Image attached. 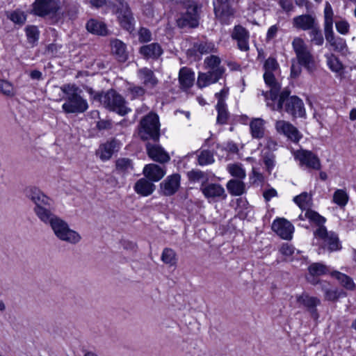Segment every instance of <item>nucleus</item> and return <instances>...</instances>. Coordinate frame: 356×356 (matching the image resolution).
I'll list each match as a JSON object with an SVG mask.
<instances>
[{
    "mask_svg": "<svg viewBox=\"0 0 356 356\" xmlns=\"http://www.w3.org/2000/svg\"><path fill=\"white\" fill-rule=\"evenodd\" d=\"M297 302L307 308L311 316L315 320L318 319L319 315L316 307L321 304V300L317 297L311 296L307 293H302L296 296Z\"/></svg>",
    "mask_w": 356,
    "mask_h": 356,
    "instance_id": "obj_14",
    "label": "nucleus"
},
{
    "mask_svg": "<svg viewBox=\"0 0 356 356\" xmlns=\"http://www.w3.org/2000/svg\"><path fill=\"white\" fill-rule=\"evenodd\" d=\"M138 39L140 42H147L152 40V33L146 28H141L138 31Z\"/></svg>",
    "mask_w": 356,
    "mask_h": 356,
    "instance_id": "obj_57",
    "label": "nucleus"
},
{
    "mask_svg": "<svg viewBox=\"0 0 356 356\" xmlns=\"http://www.w3.org/2000/svg\"><path fill=\"white\" fill-rule=\"evenodd\" d=\"M325 35L326 40L329 42L330 46L333 47L334 51L341 53L342 55H346L348 53V47L344 39L341 38H335L333 31L326 33Z\"/></svg>",
    "mask_w": 356,
    "mask_h": 356,
    "instance_id": "obj_26",
    "label": "nucleus"
},
{
    "mask_svg": "<svg viewBox=\"0 0 356 356\" xmlns=\"http://www.w3.org/2000/svg\"><path fill=\"white\" fill-rule=\"evenodd\" d=\"M118 148L119 143L117 140H113L102 145L98 149V154L102 160L106 161L112 156L113 152Z\"/></svg>",
    "mask_w": 356,
    "mask_h": 356,
    "instance_id": "obj_30",
    "label": "nucleus"
},
{
    "mask_svg": "<svg viewBox=\"0 0 356 356\" xmlns=\"http://www.w3.org/2000/svg\"><path fill=\"white\" fill-rule=\"evenodd\" d=\"M147 151L148 156L154 161L159 163H166L170 157L163 147L158 145H147Z\"/></svg>",
    "mask_w": 356,
    "mask_h": 356,
    "instance_id": "obj_23",
    "label": "nucleus"
},
{
    "mask_svg": "<svg viewBox=\"0 0 356 356\" xmlns=\"http://www.w3.org/2000/svg\"><path fill=\"white\" fill-rule=\"evenodd\" d=\"M61 8L60 0H35L32 4L31 13L44 19L56 20Z\"/></svg>",
    "mask_w": 356,
    "mask_h": 356,
    "instance_id": "obj_4",
    "label": "nucleus"
},
{
    "mask_svg": "<svg viewBox=\"0 0 356 356\" xmlns=\"http://www.w3.org/2000/svg\"><path fill=\"white\" fill-rule=\"evenodd\" d=\"M277 195V191L275 188H269L264 192V197L266 201H270L271 198Z\"/></svg>",
    "mask_w": 356,
    "mask_h": 356,
    "instance_id": "obj_64",
    "label": "nucleus"
},
{
    "mask_svg": "<svg viewBox=\"0 0 356 356\" xmlns=\"http://www.w3.org/2000/svg\"><path fill=\"white\" fill-rule=\"evenodd\" d=\"M309 275L307 280L309 282L316 284L318 281L316 277L321 276L329 272L328 268L321 263H313L308 267Z\"/></svg>",
    "mask_w": 356,
    "mask_h": 356,
    "instance_id": "obj_27",
    "label": "nucleus"
},
{
    "mask_svg": "<svg viewBox=\"0 0 356 356\" xmlns=\"http://www.w3.org/2000/svg\"><path fill=\"white\" fill-rule=\"evenodd\" d=\"M232 38L237 42L238 48L241 51H247L249 50L250 33L248 31L241 25L234 27L232 33Z\"/></svg>",
    "mask_w": 356,
    "mask_h": 356,
    "instance_id": "obj_18",
    "label": "nucleus"
},
{
    "mask_svg": "<svg viewBox=\"0 0 356 356\" xmlns=\"http://www.w3.org/2000/svg\"><path fill=\"white\" fill-rule=\"evenodd\" d=\"M250 180L252 181V182L253 184H260L264 180V177L263 175L256 171L254 168L252 169V175L250 176Z\"/></svg>",
    "mask_w": 356,
    "mask_h": 356,
    "instance_id": "obj_62",
    "label": "nucleus"
},
{
    "mask_svg": "<svg viewBox=\"0 0 356 356\" xmlns=\"http://www.w3.org/2000/svg\"><path fill=\"white\" fill-rule=\"evenodd\" d=\"M214 161L213 154L208 150L202 151L198 156V163L201 165L212 163Z\"/></svg>",
    "mask_w": 356,
    "mask_h": 356,
    "instance_id": "obj_53",
    "label": "nucleus"
},
{
    "mask_svg": "<svg viewBox=\"0 0 356 356\" xmlns=\"http://www.w3.org/2000/svg\"><path fill=\"white\" fill-rule=\"evenodd\" d=\"M275 129L278 134L284 136L295 143H298L302 137L299 130L289 121L277 120L275 123Z\"/></svg>",
    "mask_w": 356,
    "mask_h": 356,
    "instance_id": "obj_11",
    "label": "nucleus"
},
{
    "mask_svg": "<svg viewBox=\"0 0 356 356\" xmlns=\"http://www.w3.org/2000/svg\"><path fill=\"white\" fill-rule=\"evenodd\" d=\"M279 65L274 58H268L264 63L265 72H274L278 69Z\"/></svg>",
    "mask_w": 356,
    "mask_h": 356,
    "instance_id": "obj_55",
    "label": "nucleus"
},
{
    "mask_svg": "<svg viewBox=\"0 0 356 356\" xmlns=\"http://www.w3.org/2000/svg\"><path fill=\"white\" fill-rule=\"evenodd\" d=\"M321 291L324 293L325 299L329 301H334L341 297H344L346 293L337 288L331 287L327 282H321Z\"/></svg>",
    "mask_w": 356,
    "mask_h": 356,
    "instance_id": "obj_28",
    "label": "nucleus"
},
{
    "mask_svg": "<svg viewBox=\"0 0 356 356\" xmlns=\"http://www.w3.org/2000/svg\"><path fill=\"white\" fill-rule=\"evenodd\" d=\"M280 252L283 255L291 256L294 253L295 248L291 245H289L288 243H284L280 248Z\"/></svg>",
    "mask_w": 356,
    "mask_h": 356,
    "instance_id": "obj_60",
    "label": "nucleus"
},
{
    "mask_svg": "<svg viewBox=\"0 0 356 356\" xmlns=\"http://www.w3.org/2000/svg\"><path fill=\"white\" fill-rule=\"evenodd\" d=\"M137 76L143 86L147 88H154L159 83V80L154 72L148 67H142L137 71Z\"/></svg>",
    "mask_w": 356,
    "mask_h": 356,
    "instance_id": "obj_20",
    "label": "nucleus"
},
{
    "mask_svg": "<svg viewBox=\"0 0 356 356\" xmlns=\"http://www.w3.org/2000/svg\"><path fill=\"white\" fill-rule=\"evenodd\" d=\"M264 79L266 84L270 87L269 92L261 91V95L264 96L266 102H274L278 97V94L281 86L276 81L273 72H264Z\"/></svg>",
    "mask_w": 356,
    "mask_h": 356,
    "instance_id": "obj_15",
    "label": "nucleus"
},
{
    "mask_svg": "<svg viewBox=\"0 0 356 356\" xmlns=\"http://www.w3.org/2000/svg\"><path fill=\"white\" fill-rule=\"evenodd\" d=\"M229 193L234 196H240L245 192V184L243 179H232L227 183Z\"/></svg>",
    "mask_w": 356,
    "mask_h": 356,
    "instance_id": "obj_34",
    "label": "nucleus"
},
{
    "mask_svg": "<svg viewBox=\"0 0 356 356\" xmlns=\"http://www.w3.org/2000/svg\"><path fill=\"white\" fill-rule=\"evenodd\" d=\"M293 26L302 31H309L317 24L316 19L311 15H301L295 17L292 21Z\"/></svg>",
    "mask_w": 356,
    "mask_h": 356,
    "instance_id": "obj_24",
    "label": "nucleus"
},
{
    "mask_svg": "<svg viewBox=\"0 0 356 356\" xmlns=\"http://www.w3.org/2000/svg\"><path fill=\"white\" fill-rule=\"evenodd\" d=\"M112 53L120 62H124L128 57L125 44L120 40L114 39L111 41Z\"/></svg>",
    "mask_w": 356,
    "mask_h": 356,
    "instance_id": "obj_31",
    "label": "nucleus"
},
{
    "mask_svg": "<svg viewBox=\"0 0 356 356\" xmlns=\"http://www.w3.org/2000/svg\"><path fill=\"white\" fill-rule=\"evenodd\" d=\"M263 161L266 170L269 173H271L276 164L275 155L270 152L264 153L263 155Z\"/></svg>",
    "mask_w": 356,
    "mask_h": 356,
    "instance_id": "obj_52",
    "label": "nucleus"
},
{
    "mask_svg": "<svg viewBox=\"0 0 356 356\" xmlns=\"http://www.w3.org/2000/svg\"><path fill=\"white\" fill-rule=\"evenodd\" d=\"M188 176L190 180L193 181H206V176L204 173L200 170H191L188 172Z\"/></svg>",
    "mask_w": 356,
    "mask_h": 356,
    "instance_id": "obj_56",
    "label": "nucleus"
},
{
    "mask_svg": "<svg viewBox=\"0 0 356 356\" xmlns=\"http://www.w3.org/2000/svg\"><path fill=\"white\" fill-rule=\"evenodd\" d=\"M181 176L172 174L168 176L161 184L160 190L163 195L170 196L177 193L180 187Z\"/></svg>",
    "mask_w": 356,
    "mask_h": 356,
    "instance_id": "obj_16",
    "label": "nucleus"
},
{
    "mask_svg": "<svg viewBox=\"0 0 356 356\" xmlns=\"http://www.w3.org/2000/svg\"><path fill=\"white\" fill-rule=\"evenodd\" d=\"M327 65L330 70L337 74H342L343 72V65L339 59L333 54L325 55Z\"/></svg>",
    "mask_w": 356,
    "mask_h": 356,
    "instance_id": "obj_40",
    "label": "nucleus"
},
{
    "mask_svg": "<svg viewBox=\"0 0 356 356\" xmlns=\"http://www.w3.org/2000/svg\"><path fill=\"white\" fill-rule=\"evenodd\" d=\"M104 106L120 115H125L131 109L126 106L124 97L113 90H109L104 94L96 96Z\"/></svg>",
    "mask_w": 356,
    "mask_h": 356,
    "instance_id": "obj_5",
    "label": "nucleus"
},
{
    "mask_svg": "<svg viewBox=\"0 0 356 356\" xmlns=\"http://www.w3.org/2000/svg\"><path fill=\"white\" fill-rule=\"evenodd\" d=\"M222 77V71H208L207 72H200L197 76V85L200 88H203L216 83Z\"/></svg>",
    "mask_w": 356,
    "mask_h": 356,
    "instance_id": "obj_21",
    "label": "nucleus"
},
{
    "mask_svg": "<svg viewBox=\"0 0 356 356\" xmlns=\"http://www.w3.org/2000/svg\"><path fill=\"white\" fill-rule=\"evenodd\" d=\"M279 4L286 13L291 12L293 10V5L291 0H280Z\"/></svg>",
    "mask_w": 356,
    "mask_h": 356,
    "instance_id": "obj_61",
    "label": "nucleus"
},
{
    "mask_svg": "<svg viewBox=\"0 0 356 356\" xmlns=\"http://www.w3.org/2000/svg\"><path fill=\"white\" fill-rule=\"evenodd\" d=\"M87 30L96 35H106L108 33L106 25L97 19H91L86 24Z\"/></svg>",
    "mask_w": 356,
    "mask_h": 356,
    "instance_id": "obj_35",
    "label": "nucleus"
},
{
    "mask_svg": "<svg viewBox=\"0 0 356 356\" xmlns=\"http://www.w3.org/2000/svg\"><path fill=\"white\" fill-rule=\"evenodd\" d=\"M336 29L339 33L346 35L348 33L350 25L345 20H340L336 22Z\"/></svg>",
    "mask_w": 356,
    "mask_h": 356,
    "instance_id": "obj_58",
    "label": "nucleus"
},
{
    "mask_svg": "<svg viewBox=\"0 0 356 356\" xmlns=\"http://www.w3.org/2000/svg\"><path fill=\"white\" fill-rule=\"evenodd\" d=\"M26 196L35 204L33 211L44 224L49 225L55 236L68 244L76 245L82 239L81 234L70 227L68 223L55 215L52 211V201L37 187L25 189Z\"/></svg>",
    "mask_w": 356,
    "mask_h": 356,
    "instance_id": "obj_1",
    "label": "nucleus"
},
{
    "mask_svg": "<svg viewBox=\"0 0 356 356\" xmlns=\"http://www.w3.org/2000/svg\"><path fill=\"white\" fill-rule=\"evenodd\" d=\"M277 31H278V26L276 24L270 26V28L268 29V30L267 31L266 39L268 40H270L273 38H274L276 36Z\"/></svg>",
    "mask_w": 356,
    "mask_h": 356,
    "instance_id": "obj_63",
    "label": "nucleus"
},
{
    "mask_svg": "<svg viewBox=\"0 0 356 356\" xmlns=\"http://www.w3.org/2000/svg\"><path fill=\"white\" fill-rule=\"evenodd\" d=\"M227 169L229 174L238 179H244L246 177V172L241 164L232 163L229 164Z\"/></svg>",
    "mask_w": 356,
    "mask_h": 356,
    "instance_id": "obj_45",
    "label": "nucleus"
},
{
    "mask_svg": "<svg viewBox=\"0 0 356 356\" xmlns=\"http://www.w3.org/2000/svg\"><path fill=\"white\" fill-rule=\"evenodd\" d=\"M349 196L343 189H337L332 197V202L340 207H344L348 202Z\"/></svg>",
    "mask_w": 356,
    "mask_h": 356,
    "instance_id": "obj_42",
    "label": "nucleus"
},
{
    "mask_svg": "<svg viewBox=\"0 0 356 356\" xmlns=\"http://www.w3.org/2000/svg\"><path fill=\"white\" fill-rule=\"evenodd\" d=\"M25 32L29 43L34 44L38 40L40 32L37 26H28L25 29Z\"/></svg>",
    "mask_w": 356,
    "mask_h": 356,
    "instance_id": "obj_48",
    "label": "nucleus"
},
{
    "mask_svg": "<svg viewBox=\"0 0 356 356\" xmlns=\"http://www.w3.org/2000/svg\"><path fill=\"white\" fill-rule=\"evenodd\" d=\"M213 5L216 17L222 23L228 24L230 17L234 15V10L229 5V0H217Z\"/></svg>",
    "mask_w": 356,
    "mask_h": 356,
    "instance_id": "obj_17",
    "label": "nucleus"
},
{
    "mask_svg": "<svg viewBox=\"0 0 356 356\" xmlns=\"http://www.w3.org/2000/svg\"><path fill=\"white\" fill-rule=\"evenodd\" d=\"M145 92L144 88L138 86H131L128 88V93L131 99H134L142 97Z\"/></svg>",
    "mask_w": 356,
    "mask_h": 356,
    "instance_id": "obj_54",
    "label": "nucleus"
},
{
    "mask_svg": "<svg viewBox=\"0 0 356 356\" xmlns=\"http://www.w3.org/2000/svg\"><path fill=\"white\" fill-rule=\"evenodd\" d=\"M139 52L146 59L156 60L163 54V51L159 43L152 42L142 46Z\"/></svg>",
    "mask_w": 356,
    "mask_h": 356,
    "instance_id": "obj_22",
    "label": "nucleus"
},
{
    "mask_svg": "<svg viewBox=\"0 0 356 356\" xmlns=\"http://www.w3.org/2000/svg\"><path fill=\"white\" fill-rule=\"evenodd\" d=\"M159 131L160 123L156 114L150 113L140 120L139 134L143 140H157L160 136Z\"/></svg>",
    "mask_w": 356,
    "mask_h": 356,
    "instance_id": "obj_7",
    "label": "nucleus"
},
{
    "mask_svg": "<svg viewBox=\"0 0 356 356\" xmlns=\"http://www.w3.org/2000/svg\"><path fill=\"white\" fill-rule=\"evenodd\" d=\"M200 191L209 202L227 197L225 188L220 184H202Z\"/></svg>",
    "mask_w": 356,
    "mask_h": 356,
    "instance_id": "obj_13",
    "label": "nucleus"
},
{
    "mask_svg": "<svg viewBox=\"0 0 356 356\" xmlns=\"http://www.w3.org/2000/svg\"><path fill=\"white\" fill-rule=\"evenodd\" d=\"M298 63L305 67L308 72H312L316 69L315 60L311 51L304 41L300 37H295L291 42Z\"/></svg>",
    "mask_w": 356,
    "mask_h": 356,
    "instance_id": "obj_6",
    "label": "nucleus"
},
{
    "mask_svg": "<svg viewBox=\"0 0 356 356\" xmlns=\"http://www.w3.org/2000/svg\"><path fill=\"white\" fill-rule=\"evenodd\" d=\"M117 5L118 19L121 26L130 31L133 29L134 19L130 10L128 3L124 1L119 0Z\"/></svg>",
    "mask_w": 356,
    "mask_h": 356,
    "instance_id": "obj_12",
    "label": "nucleus"
},
{
    "mask_svg": "<svg viewBox=\"0 0 356 356\" xmlns=\"http://www.w3.org/2000/svg\"><path fill=\"white\" fill-rule=\"evenodd\" d=\"M193 48L195 51L199 52L202 55L216 52L217 50L215 44L208 41L196 42L194 44Z\"/></svg>",
    "mask_w": 356,
    "mask_h": 356,
    "instance_id": "obj_41",
    "label": "nucleus"
},
{
    "mask_svg": "<svg viewBox=\"0 0 356 356\" xmlns=\"http://www.w3.org/2000/svg\"><path fill=\"white\" fill-rule=\"evenodd\" d=\"M272 229L277 235L285 240H289L292 238L294 230L293 225L284 218L274 220L272 224Z\"/></svg>",
    "mask_w": 356,
    "mask_h": 356,
    "instance_id": "obj_19",
    "label": "nucleus"
},
{
    "mask_svg": "<svg viewBox=\"0 0 356 356\" xmlns=\"http://www.w3.org/2000/svg\"><path fill=\"white\" fill-rule=\"evenodd\" d=\"M294 159L299 163V166L309 170H319L321 163L318 156L312 151L298 149L293 152Z\"/></svg>",
    "mask_w": 356,
    "mask_h": 356,
    "instance_id": "obj_10",
    "label": "nucleus"
},
{
    "mask_svg": "<svg viewBox=\"0 0 356 356\" xmlns=\"http://www.w3.org/2000/svg\"><path fill=\"white\" fill-rule=\"evenodd\" d=\"M265 121L261 118H254L250 123V133L254 138L260 139L264 136Z\"/></svg>",
    "mask_w": 356,
    "mask_h": 356,
    "instance_id": "obj_33",
    "label": "nucleus"
},
{
    "mask_svg": "<svg viewBox=\"0 0 356 356\" xmlns=\"http://www.w3.org/2000/svg\"><path fill=\"white\" fill-rule=\"evenodd\" d=\"M289 93L287 91H283L279 96L277 102H267V106L273 111H281L284 104V109L286 113L291 115L293 118H304L306 115V111L304 103L301 99L296 96L289 97Z\"/></svg>",
    "mask_w": 356,
    "mask_h": 356,
    "instance_id": "obj_3",
    "label": "nucleus"
},
{
    "mask_svg": "<svg viewBox=\"0 0 356 356\" xmlns=\"http://www.w3.org/2000/svg\"><path fill=\"white\" fill-rule=\"evenodd\" d=\"M332 277L337 279L340 284L348 290L353 291L355 288V284L353 279L347 275L342 273L337 270H334L330 273Z\"/></svg>",
    "mask_w": 356,
    "mask_h": 356,
    "instance_id": "obj_36",
    "label": "nucleus"
},
{
    "mask_svg": "<svg viewBox=\"0 0 356 356\" xmlns=\"http://www.w3.org/2000/svg\"><path fill=\"white\" fill-rule=\"evenodd\" d=\"M205 67L209 69V71L216 72V70H221L222 75L224 74L225 69L221 65V59L215 55L207 56L204 61Z\"/></svg>",
    "mask_w": 356,
    "mask_h": 356,
    "instance_id": "obj_38",
    "label": "nucleus"
},
{
    "mask_svg": "<svg viewBox=\"0 0 356 356\" xmlns=\"http://www.w3.org/2000/svg\"><path fill=\"white\" fill-rule=\"evenodd\" d=\"M228 93H229V88H226V87H224L222 90H220V92H216L215 94V96L218 99L217 104L221 103V104L225 105L226 104H225V99L227 97Z\"/></svg>",
    "mask_w": 356,
    "mask_h": 356,
    "instance_id": "obj_59",
    "label": "nucleus"
},
{
    "mask_svg": "<svg viewBox=\"0 0 356 356\" xmlns=\"http://www.w3.org/2000/svg\"><path fill=\"white\" fill-rule=\"evenodd\" d=\"M161 261L169 266L176 265L177 259L175 252L171 248H165L161 254Z\"/></svg>",
    "mask_w": 356,
    "mask_h": 356,
    "instance_id": "obj_44",
    "label": "nucleus"
},
{
    "mask_svg": "<svg viewBox=\"0 0 356 356\" xmlns=\"http://www.w3.org/2000/svg\"><path fill=\"white\" fill-rule=\"evenodd\" d=\"M324 31L325 33L332 31L334 12L330 3H325L324 8Z\"/></svg>",
    "mask_w": 356,
    "mask_h": 356,
    "instance_id": "obj_39",
    "label": "nucleus"
},
{
    "mask_svg": "<svg viewBox=\"0 0 356 356\" xmlns=\"http://www.w3.org/2000/svg\"><path fill=\"white\" fill-rule=\"evenodd\" d=\"M216 108L218 111L217 122L221 124H225L229 117L227 105H222L220 103L216 104Z\"/></svg>",
    "mask_w": 356,
    "mask_h": 356,
    "instance_id": "obj_50",
    "label": "nucleus"
},
{
    "mask_svg": "<svg viewBox=\"0 0 356 356\" xmlns=\"http://www.w3.org/2000/svg\"><path fill=\"white\" fill-rule=\"evenodd\" d=\"M316 239L320 240V245L323 248H327L330 252L337 251L341 249V245L338 236L332 232H327L325 227H318L314 232Z\"/></svg>",
    "mask_w": 356,
    "mask_h": 356,
    "instance_id": "obj_9",
    "label": "nucleus"
},
{
    "mask_svg": "<svg viewBox=\"0 0 356 356\" xmlns=\"http://www.w3.org/2000/svg\"><path fill=\"white\" fill-rule=\"evenodd\" d=\"M309 35L311 42L314 44L321 46L323 44L324 38L318 24L309 30Z\"/></svg>",
    "mask_w": 356,
    "mask_h": 356,
    "instance_id": "obj_47",
    "label": "nucleus"
},
{
    "mask_svg": "<svg viewBox=\"0 0 356 356\" xmlns=\"http://www.w3.org/2000/svg\"><path fill=\"white\" fill-rule=\"evenodd\" d=\"M155 190V186L149 180L141 178L134 185V191L142 196H148Z\"/></svg>",
    "mask_w": 356,
    "mask_h": 356,
    "instance_id": "obj_29",
    "label": "nucleus"
},
{
    "mask_svg": "<svg viewBox=\"0 0 356 356\" xmlns=\"http://www.w3.org/2000/svg\"><path fill=\"white\" fill-rule=\"evenodd\" d=\"M116 168L121 172L128 173L133 170L131 161L129 159H119L116 162Z\"/></svg>",
    "mask_w": 356,
    "mask_h": 356,
    "instance_id": "obj_51",
    "label": "nucleus"
},
{
    "mask_svg": "<svg viewBox=\"0 0 356 356\" xmlns=\"http://www.w3.org/2000/svg\"><path fill=\"white\" fill-rule=\"evenodd\" d=\"M143 174L150 181H158L164 177L165 171L163 168L154 163H150L144 167Z\"/></svg>",
    "mask_w": 356,
    "mask_h": 356,
    "instance_id": "obj_25",
    "label": "nucleus"
},
{
    "mask_svg": "<svg viewBox=\"0 0 356 356\" xmlns=\"http://www.w3.org/2000/svg\"><path fill=\"white\" fill-rule=\"evenodd\" d=\"M0 92L9 97H12L15 95L16 90L13 84L6 80H0Z\"/></svg>",
    "mask_w": 356,
    "mask_h": 356,
    "instance_id": "obj_49",
    "label": "nucleus"
},
{
    "mask_svg": "<svg viewBox=\"0 0 356 356\" xmlns=\"http://www.w3.org/2000/svg\"><path fill=\"white\" fill-rule=\"evenodd\" d=\"M184 4L186 10L177 18V26L179 28L197 27L200 19L197 4L191 0H187Z\"/></svg>",
    "mask_w": 356,
    "mask_h": 356,
    "instance_id": "obj_8",
    "label": "nucleus"
},
{
    "mask_svg": "<svg viewBox=\"0 0 356 356\" xmlns=\"http://www.w3.org/2000/svg\"><path fill=\"white\" fill-rule=\"evenodd\" d=\"M293 201L302 211H306L312 206V195L307 192H303L294 197Z\"/></svg>",
    "mask_w": 356,
    "mask_h": 356,
    "instance_id": "obj_37",
    "label": "nucleus"
},
{
    "mask_svg": "<svg viewBox=\"0 0 356 356\" xmlns=\"http://www.w3.org/2000/svg\"><path fill=\"white\" fill-rule=\"evenodd\" d=\"M195 81V74L187 67H182L179 73V81L181 86L187 89L191 87Z\"/></svg>",
    "mask_w": 356,
    "mask_h": 356,
    "instance_id": "obj_32",
    "label": "nucleus"
},
{
    "mask_svg": "<svg viewBox=\"0 0 356 356\" xmlns=\"http://www.w3.org/2000/svg\"><path fill=\"white\" fill-rule=\"evenodd\" d=\"M7 17L15 24L19 26H22L25 24L27 18L26 14L24 11L19 10H16L9 13L7 15Z\"/></svg>",
    "mask_w": 356,
    "mask_h": 356,
    "instance_id": "obj_43",
    "label": "nucleus"
},
{
    "mask_svg": "<svg viewBox=\"0 0 356 356\" xmlns=\"http://www.w3.org/2000/svg\"><path fill=\"white\" fill-rule=\"evenodd\" d=\"M305 218H307V219H308L310 222H313L317 225L318 227L323 226V224L326 220L323 216H321L318 213L310 209L305 211Z\"/></svg>",
    "mask_w": 356,
    "mask_h": 356,
    "instance_id": "obj_46",
    "label": "nucleus"
},
{
    "mask_svg": "<svg viewBox=\"0 0 356 356\" xmlns=\"http://www.w3.org/2000/svg\"><path fill=\"white\" fill-rule=\"evenodd\" d=\"M60 90L65 95V102L62 105L63 111L69 113H82L88 108L86 99L81 95V90L75 84H64Z\"/></svg>",
    "mask_w": 356,
    "mask_h": 356,
    "instance_id": "obj_2",
    "label": "nucleus"
}]
</instances>
